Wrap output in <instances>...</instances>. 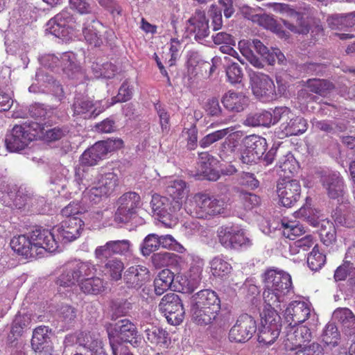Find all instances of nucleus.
<instances>
[{
  "label": "nucleus",
  "mask_w": 355,
  "mask_h": 355,
  "mask_svg": "<svg viewBox=\"0 0 355 355\" xmlns=\"http://www.w3.org/2000/svg\"><path fill=\"white\" fill-rule=\"evenodd\" d=\"M220 310V300L211 289L201 290L191 297L192 318L199 325H208L216 318Z\"/></svg>",
  "instance_id": "obj_1"
},
{
  "label": "nucleus",
  "mask_w": 355,
  "mask_h": 355,
  "mask_svg": "<svg viewBox=\"0 0 355 355\" xmlns=\"http://www.w3.org/2000/svg\"><path fill=\"white\" fill-rule=\"evenodd\" d=\"M225 202L223 200L207 192L193 195L186 205V210L191 216L200 219H210L223 212Z\"/></svg>",
  "instance_id": "obj_2"
},
{
  "label": "nucleus",
  "mask_w": 355,
  "mask_h": 355,
  "mask_svg": "<svg viewBox=\"0 0 355 355\" xmlns=\"http://www.w3.org/2000/svg\"><path fill=\"white\" fill-rule=\"evenodd\" d=\"M293 161L285 160L279 166L283 171L284 178L278 181L277 184V193L279 201L284 207H291L300 199L301 193V186L297 180H290L288 174H293L295 171V166L292 164Z\"/></svg>",
  "instance_id": "obj_3"
},
{
  "label": "nucleus",
  "mask_w": 355,
  "mask_h": 355,
  "mask_svg": "<svg viewBox=\"0 0 355 355\" xmlns=\"http://www.w3.org/2000/svg\"><path fill=\"white\" fill-rule=\"evenodd\" d=\"M274 10L286 15L288 20H282L284 25L291 32L307 35L311 24L315 22V17L309 12H297L285 3H275Z\"/></svg>",
  "instance_id": "obj_4"
},
{
  "label": "nucleus",
  "mask_w": 355,
  "mask_h": 355,
  "mask_svg": "<svg viewBox=\"0 0 355 355\" xmlns=\"http://www.w3.org/2000/svg\"><path fill=\"white\" fill-rule=\"evenodd\" d=\"M41 131L40 124L36 122L15 125L6 138V147L11 152L24 150Z\"/></svg>",
  "instance_id": "obj_5"
},
{
  "label": "nucleus",
  "mask_w": 355,
  "mask_h": 355,
  "mask_svg": "<svg viewBox=\"0 0 355 355\" xmlns=\"http://www.w3.org/2000/svg\"><path fill=\"white\" fill-rule=\"evenodd\" d=\"M279 121H282L279 128L285 137L303 134L308 128L306 120L295 116L287 107L275 108V122Z\"/></svg>",
  "instance_id": "obj_6"
},
{
  "label": "nucleus",
  "mask_w": 355,
  "mask_h": 355,
  "mask_svg": "<svg viewBox=\"0 0 355 355\" xmlns=\"http://www.w3.org/2000/svg\"><path fill=\"white\" fill-rule=\"evenodd\" d=\"M281 329V318L279 314L275 311L265 313L259 327V343L266 345H272L279 337Z\"/></svg>",
  "instance_id": "obj_7"
},
{
  "label": "nucleus",
  "mask_w": 355,
  "mask_h": 355,
  "mask_svg": "<svg viewBox=\"0 0 355 355\" xmlns=\"http://www.w3.org/2000/svg\"><path fill=\"white\" fill-rule=\"evenodd\" d=\"M159 309L172 325L180 324L184 319V309L182 301L174 293H168L162 298Z\"/></svg>",
  "instance_id": "obj_8"
},
{
  "label": "nucleus",
  "mask_w": 355,
  "mask_h": 355,
  "mask_svg": "<svg viewBox=\"0 0 355 355\" xmlns=\"http://www.w3.org/2000/svg\"><path fill=\"white\" fill-rule=\"evenodd\" d=\"M244 148L241 159L243 163H256L266 150L267 143L265 138L257 135H248L242 141Z\"/></svg>",
  "instance_id": "obj_9"
},
{
  "label": "nucleus",
  "mask_w": 355,
  "mask_h": 355,
  "mask_svg": "<svg viewBox=\"0 0 355 355\" xmlns=\"http://www.w3.org/2000/svg\"><path fill=\"white\" fill-rule=\"evenodd\" d=\"M118 203L119 207L114 214V220L119 223H125L137 214V210L141 205V197L136 192H126L119 198Z\"/></svg>",
  "instance_id": "obj_10"
},
{
  "label": "nucleus",
  "mask_w": 355,
  "mask_h": 355,
  "mask_svg": "<svg viewBox=\"0 0 355 355\" xmlns=\"http://www.w3.org/2000/svg\"><path fill=\"white\" fill-rule=\"evenodd\" d=\"M257 329L256 322L250 315H241L234 325L229 331V340L231 342L245 343L249 340Z\"/></svg>",
  "instance_id": "obj_11"
},
{
  "label": "nucleus",
  "mask_w": 355,
  "mask_h": 355,
  "mask_svg": "<svg viewBox=\"0 0 355 355\" xmlns=\"http://www.w3.org/2000/svg\"><path fill=\"white\" fill-rule=\"evenodd\" d=\"M47 25L50 33L60 38H65L71 31L76 30L79 27L73 15L67 10H62L51 19Z\"/></svg>",
  "instance_id": "obj_12"
},
{
  "label": "nucleus",
  "mask_w": 355,
  "mask_h": 355,
  "mask_svg": "<svg viewBox=\"0 0 355 355\" xmlns=\"http://www.w3.org/2000/svg\"><path fill=\"white\" fill-rule=\"evenodd\" d=\"M264 286L278 291L280 293L288 295L293 290L291 275L282 270L268 269L263 276Z\"/></svg>",
  "instance_id": "obj_13"
},
{
  "label": "nucleus",
  "mask_w": 355,
  "mask_h": 355,
  "mask_svg": "<svg viewBox=\"0 0 355 355\" xmlns=\"http://www.w3.org/2000/svg\"><path fill=\"white\" fill-rule=\"evenodd\" d=\"M31 234L38 257L42 255L44 251L53 252L58 250V243L51 230L36 228Z\"/></svg>",
  "instance_id": "obj_14"
},
{
  "label": "nucleus",
  "mask_w": 355,
  "mask_h": 355,
  "mask_svg": "<svg viewBox=\"0 0 355 355\" xmlns=\"http://www.w3.org/2000/svg\"><path fill=\"white\" fill-rule=\"evenodd\" d=\"M150 207L153 213L161 218L171 219L180 210V204L170 198L155 193L152 196Z\"/></svg>",
  "instance_id": "obj_15"
},
{
  "label": "nucleus",
  "mask_w": 355,
  "mask_h": 355,
  "mask_svg": "<svg viewBox=\"0 0 355 355\" xmlns=\"http://www.w3.org/2000/svg\"><path fill=\"white\" fill-rule=\"evenodd\" d=\"M220 243L225 248L237 249L251 244L250 240L245 236L241 230H236L232 227L222 228L218 232Z\"/></svg>",
  "instance_id": "obj_16"
},
{
  "label": "nucleus",
  "mask_w": 355,
  "mask_h": 355,
  "mask_svg": "<svg viewBox=\"0 0 355 355\" xmlns=\"http://www.w3.org/2000/svg\"><path fill=\"white\" fill-rule=\"evenodd\" d=\"M114 331L123 342L129 343L134 347L139 346L141 343L136 325L128 319L119 320L114 324Z\"/></svg>",
  "instance_id": "obj_17"
},
{
  "label": "nucleus",
  "mask_w": 355,
  "mask_h": 355,
  "mask_svg": "<svg viewBox=\"0 0 355 355\" xmlns=\"http://www.w3.org/2000/svg\"><path fill=\"white\" fill-rule=\"evenodd\" d=\"M84 222L79 218H70L63 220L56 228L58 236L64 242L73 241L80 236Z\"/></svg>",
  "instance_id": "obj_18"
},
{
  "label": "nucleus",
  "mask_w": 355,
  "mask_h": 355,
  "mask_svg": "<svg viewBox=\"0 0 355 355\" xmlns=\"http://www.w3.org/2000/svg\"><path fill=\"white\" fill-rule=\"evenodd\" d=\"M310 314V306L306 302L293 301L285 310V319L290 325L295 326L308 320Z\"/></svg>",
  "instance_id": "obj_19"
},
{
  "label": "nucleus",
  "mask_w": 355,
  "mask_h": 355,
  "mask_svg": "<svg viewBox=\"0 0 355 355\" xmlns=\"http://www.w3.org/2000/svg\"><path fill=\"white\" fill-rule=\"evenodd\" d=\"M254 96L261 101L268 103L277 98L275 85L268 75L261 74L259 80L252 87Z\"/></svg>",
  "instance_id": "obj_20"
},
{
  "label": "nucleus",
  "mask_w": 355,
  "mask_h": 355,
  "mask_svg": "<svg viewBox=\"0 0 355 355\" xmlns=\"http://www.w3.org/2000/svg\"><path fill=\"white\" fill-rule=\"evenodd\" d=\"M107 108L105 105H101V101L94 103L87 97H76L72 105L74 114H85L89 117H96Z\"/></svg>",
  "instance_id": "obj_21"
},
{
  "label": "nucleus",
  "mask_w": 355,
  "mask_h": 355,
  "mask_svg": "<svg viewBox=\"0 0 355 355\" xmlns=\"http://www.w3.org/2000/svg\"><path fill=\"white\" fill-rule=\"evenodd\" d=\"M105 27L98 20L92 19L84 23L82 33L86 42L94 47H99L103 44V33Z\"/></svg>",
  "instance_id": "obj_22"
},
{
  "label": "nucleus",
  "mask_w": 355,
  "mask_h": 355,
  "mask_svg": "<svg viewBox=\"0 0 355 355\" xmlns=\"http://www.w3.org/2000/svg\"><path fill=\"white\" fill-rule=\"evenodd\" d=\"M108 152L107 143L104 141H98L83 152L79 162L81 165L93 166L104 159Z\"/></svg>",
  "instance_id": "obj_23"
},
{
  "label": "nucleus",
  "mask_w": 355,
  "mask_h": 355,
  "mask_svg": "<svg viewBox=\"0 0 355 355\" xmlns=\"http://www.w3.org/2000/svg\"><path fill=\"white\" fill-rule=\"evenodd\" d=\"M232 128H227L221 130H216L211 133H209L205 136L200 141V146L202 148H206L211 145L212 144L220 141L225 138L226 139L223 143L224 148H226V145L231 150H233L234 148L237 145V135L235 133L229 134L230 131H232Z\"/></svg>",
  "instance_id": "obj_24"
},
{
  "label": "nucleus",
  "mask_w": 355,
  "mask_h": 355,
  "mask_svg": "<svg viewBox=\"0 0 355 355\" xmlns=\"http://www.w3.org/2000/svg\"><path fill=\"white\" fill-rule=\"evenodd\" d=\"M11 248L19 255L26 259H36L38 257L31 234L29 236L21 234L15 236L10 241Z\"/></svg>",
  "instance_id": "obj_25"
},
{
  "label": "nucleus",
  "mask_w": 355,
  "mask_h": 355,
  "mask_svg": "<svg viewBox=\"0 0 355 355\" xmlns=\"http://www.w3.org/2000/svg\"><path fill=\"white\" fill-rule=\"evenodd\" d=\"M76 343L83 347L91 355L96 354L103 348L99 334L95 331H81L76 334Z\"/></svg>",
  "instance_id": "obj_26"
},
{
  "label": "nucleus",
  "mask_w": 355,
  "mask_h": 355,
  "mask_svg": "<svg viewBox=\"0 0 355 355\" xmlns=\"http://www.w3.org/2000/svg\"><path fill=\"white\" fill-rule=\"evenodd\" d=\"M149 277L148 269L140 265L129 267L124 273V282L129 288L141 287Z\"/></svg>",
  "instance_id": "obj_27"
},
{
  "label": "nucleus",
  "mask_w": 355,
  "mask_h": 355,
  "mask_svg": "<svg viewBox=\"0 0 355 355\" xmlns=\"http://www.w3.org/2000/svg\"><path fill=\"white\" fill-rule=\"evenodd\" d=\"M189 29L193 33L196 40H201L208 36L209 23L204 11L196 10L189 19Z\"/></svg>",
  "instance_id": "obj_28"
},
{
  "label": "nucleus",
  "mask_w": 355,
  "mask_h": 355,
  "mask_svg": "<svg viewBox=\"0 0 355 355\" xmlns=\"http://www.w3.org/2000/svg\"><path fill=\"white\" fill-rule=\"evenodd\" d=\"M174 273L168 269H164L159 272L153 282L155 294L161 295L169 289L184 292L183 288H178L174 284Z\"/></svg>",
  "instance_id": "obj_29"
},
{
  "label": "nucleus",
  "mask_w": 355,
  "mask_h": 355,
  "mask_svg": "<svg viewBox=\"0 0 355 355\" xmlns=\"http://www.w3.org/2000/svg\"><path fill=\"white\" fill-rule=\"evenodd\" d=\"M221 102L227 110L239 112L247 106L248 99L242 92L229 90L223 96Z\"/></svg>",
  "instance_id": "obj_30"
},
{
  "label": "nucleus",
  "mask_w": 355,
  "mask_h": 355,
  "mask_svg": "<svg viewBox=\"0 0 355 355\" xmlns=\"http://www.w3.org/2000/svg\"><path fill=\"white\" fill-rule=\"evenodd\" d=\"M146 340L159 349H166L171 343L168 333L162 328L153 326L145 330Z\"/></svg>",
  "instance_id": "obj_31"
},
{
  "label": "nucleus",
  "mask_w": 355,
  "mask_h": 355,
  "mask_svg": "<svg viewBox=\"0 0 355 355\" xmlns=\"http://www.w3.org/2000/svg\"><path fill=\"white\" fill-rule=\"evenodd\" d=\"M189 190L185 181L177 179L168 182L166 187V193L171 198L172 202H178L182 207L183 200L188 195Z\"/></svg>",
  "instance_id": "obj_32"
},
{
  "label": "nucleus",
  "mask_w": 355,
  "mask_h": 355,
  "mask_svg": "<svg viewBox=\"0 0 355 355\" xmlns=\"http://www.w3.org/2000/svg\"><path fill=\"white\" fill-rule=\"evenodd\" d=\"M286 295L280 293L278 291L265 286L263 292V299L266 306L268 308L263 311V314L265 313H268L270 311H275L278 313V310H282V304L286 300Z\"/></svg>",
  "instance_id": "obj_33"
},
{
  "label": "nucleus",
  "mask_w": 355,
  "mask_h": 355,
  "mask_svg": "<svg viewBox=\"0 0 355 355\" xmlns=\"http://www.w3.org/2000/svg\"><path fill=\"white\" fill-rule=\"evenodd\" d=\"M59 70H61L69 78H76L82 73L81 68L76 62L75 55L71 52H64L60 56Z\"/></svg>",
  "instance_id": "obj_34"
},
{
  "label": "nucleus",
  "mask_w": 355,
  "mask_h": 355,
  "mask_svg": "<svg viewBox=\"0 0 355 355\" xmlns=\"http://www.w3.org/2000/svg\"><path fill=\"white\" fill-rule=\"evenodd\" d=\"M311 332L306 326H300L293 332L287 334V341L291 345V349H295L308 343L311 340Z\"/></svg>",
  "instance_id": "obj_35"
},
{
  "label": "nucleus",
  "mask_w": 355,
  "mask_h": 355,
  "mask_svg": "<svg viewBox=\"0 0 355 355\" xmlns=\"http://www.w3.org/2000/svg\"><path fill=\"white\" fill-rule=\"evenodd\" d=\"M277 123L275 122V110L272 114L268 111H262L254 114H249L245 121V124L249 126H270Z\"/></svg>",
  "instance_id": "obj_36"
},
{
  "label": "nucleus",
  "mask_w": 355,
  "mask_h": 355,
  "mask_svg": "<svg viewBox=\"0 0 355 355\" xmlns=\"http://www.w3.org/2000/svg\"><path fill=\"white\" fill-rule=\"evenodd\" d=\"M198 167L203 175L209 180H217L220 175L212 168L211 163L214 162V157L207 152L199 153Z\"/></svg>",
  "instance_id": "obj_37"
},
{
  "label": "nucleus",
  "mask_w": 355,
  "mask_h": 355,
  "mask_svg": "<svg viewBox=\"0 0 355 355\" xmlns=\"http://www.w3.org/2000/svg\"><path fill=\"white\" fill-rule=\"evenodd\" d=\"M97 181L96 184L101 188L104 193H106L107 197L110 196L118 186V176L114 173H107L105 174L98 173L96 175Z\"/></svg>",
  "instance_id": "obj_38"
},
{
  "label": "nucleus",
  "mask_w": 355,
  "mask_h": 355,
  "mask_svg": "<svg viewBox=\"0 0 355 355\" xmlns=\"http://www.w3.org/2000/svg\"><path fill=\"white\" fill-rule=\"evenodd\" d=\"M186 259L189 267L188 276L194 282H199L205 264L204 260L194 254H187Z\"/></svg>",
  "instance_id": "obj_39"
},
{
  "label": "nucleus",
  "mask_w": 355,
  "mask_h": 355,
  "mask_svg": "<svg viewBox=\"0 0 355 355\" xmlns=\"http://www.w3.org/2000/svg\"><path fill=\"white\" fill-rule=\"evenodd\" d=\"M323 185L327 190L329 198L336 199L343 195L344 184L343 180L338 175L325 177L323 180Z\"/></svg>",
  "instance_id": "obj_40"
},
{
  "label": "nucleus",
  "mask_w": 355,
  "mask_h": 355,
  "mask_svg": "<svg viewBox=\"0 0 355 355\" xmlns=\"http://www.w3.org/2000/svg\"><path fill=\"white\" fill-rule=\"evenodd\" d=\"M71 263L79 284L83 282L85 279L96 274V268L91 263L81 261H72Z\"/></svg>",
  "instance_id": "obj_41"
},
{
  "label": "nucleus",
  "mask_w": 355,
  "mask_h": 355,
  "mask_svg": "<svg viewBox=\"0 0 355 355\" xmlns=\"http://www.w3.org/2000/svg\"><path fill=\"white\" fill-rule=\"evenodd\" d=\"M334 316L343 327L355 334V315L348 308H338L334 312Z\"/></svg>",
  "instance_id": "obj_42"
},
{
  "label": "nucleus",
  "mask_w": 355,
  "mask_h": 355,
  "mask_svg": "<svg viewBox=\"0 0 355 355\" xmlns=\"http://www.w3.org/2000/svg\"><path fill=\"white\" fill-rule=\"evenodd\" d=\"M327 24L331 30H343L345 28L352 27L355 24V15H334L327 18Z\"/></svg>",
  "instance_id": "obj_43"
},
{
  "label": "nucleus",
  "mask_w": 355,
  "mask_h": 355,
  "mask_svg": "<svg viewBox=\"0 0 355 355\" xmlns=\"http://www.w3.org/2000/svg\"><path fill=\"white\" fill-rule=\"evenodd\" d=\"M97 174L98 172L94 169H90L88 166L81 165L80 163L79 166L76 168L75 180L79 185L90 187L92 184H96V181H94L92 178H96Z\"/></svg>",
  "instance_id": "obj_44"
},
{
  "label": "nucleus",
  "mask_w": 355,
  "mask_h": 355,
  "mask_svg": "<svg viewBox=\"0 0 355 355\" xmlns=\"http://www.w3.org/2000/svg\"><path fill=\"white\" fill-rule=\"evenodd\" d=\"M123 270V263L119 259L114 258L105 263L103 266V272L110 280L118 281L121 279Z\"/></svg>",
  "instance_id": "obj_45"
},
{
  "label": "nucleus",
  "mask_w": 355,
  "mask_h": 355,
  "mask_svg": "<svg viewBox=\"0 0 355 355\" xmlns=\"http://www.w3.org/2000/svg\"><path fill=\"white\" fill-rule=\"evenodd\" d=\"M31 323V315L18 313L11 324L10 334L15 338L20 337L29 328Z\"/></svg>",
  "instance_id": "obj_46"
},
{
  "label": "nucleus",
  "mask_w": 355,
  "mask_h": 355,
  "mask_svg": "<svg viewBox=\"0 0 355 355\" xmlns=\"http://www.w3.org/2000/svg\"><path fill=\"white\" fill-rule=\"evenodd\" d=\"M309 91L322 96H326L334 89L332 83L324 79L312 78L306 81Z\"/></svg>",
  "instance_id": "obj_47"
},
{
  "label": "nucleus",
  "mask_w": 355,
  "mask_h": 355,
  "mask_svg": "<svg viewBox=\"0 0 355 355\" xmlns=\"http://www.w3.org/2000/svg\"><path fill=\"white\" fill-rule=\"evenodd\" d=\"M315 242L316 239L311 234L306 235L291 243L289 245V252L292 255H296L300 253L304 254L316 244Z\"/></svg>",
  "instance_id": "obj_48"
},
{
  "label": "nucleus",
  "mask_w": 355,
  "mask_h": 355,
  "mask_svg": "<svg viewBox=\"0 0 355 355\" xmlns=\"http://www.w3.org/2000/svg\"><path fill=\"white\" fill-rule=\"evenodd\" d=\"M107 197L106 193L95 184L91 188H85L83 192L81 200L83 205H92L99 203L103 198Z\"/></svg>",
  "instance_id": "obj_49"
},
{
  "label": "nucleus",
  "mask_w": 355,
  "mask_h": 355,
  "mask_svg": "<svg viewBox=\"0 0 355 355\" xmlns=\"http://www.w3.org/2000/svg\"><path fill=\"white\" fill-rule=\"evenodd\" d=\"M322 341L327 346L334 347L337 346L340 340V332L334 323L329 322L322 334Z\"/></svg>",
  "instance_id": "obj_50"
},
{
  "label": "nucleus",
  "mask_w": 355,
  "mask_h": 355,
  "mask_svg": "<svg viewBox=\"0 0 355 355\" xmlns=\"http://www.w3.org/2000/svg\"><path fill=\"white\" fill-rule=\"evenodd\" d=\"M210 270L214 277H223L230 273L232 266L223 258L217 256L209 262Z\"/></svg>",
  "instance_id": "obj_51"
},
{
  "label": "nucleus",
  "mask_w": 355,
  "mask_h": 355,
  "mask_svg": "<svg viewBox=\"0 0 355 355\" xmlns=\"http://www.w3.org/2000/svg\"><path fill=\"white\" fill-rule=\"evenodd\" d=\"M104 287L103 280L95 275L80 284L81 291L87 294H98L104 290Z\"/></svg>",
  "instance_id": "obj_52"
},
{
  "label": "nucleus",
  "mask_w": 355,
  "mask_h": 355,
  "mask_svg": "<svg viewBox=\"0 0 355 355\" xmlns=\"http://www.w3.org/2000/svg\"><path fill=\"white\" fill-rule=\"evenodd\" d=\"M326 255L319 251L318 244H315L307 257V264L313 271L320 270L326 263Z\"/></svg>",
  "instance_id": "obj_53"
},
{
  "label": "nucleus",
  "mask_w": 355,
  "mask_h": 355,
  "mask_svg": "<svg viewBox=\"0 0 355 355\" xmlns=\"http://www.w3.org/2000/svg\"><path fill=\"white\" fill-rule=\"evenodd\" d=\"M49 328L44 325L39 326L34 329L31 338V346L35 352H37L43 347L42 345L49 338Z\"/></svg>",
  "instance_id": "obj_54"
},
{
  "label": "nucleus",
  "mask_w": 355,
  "mask_h": 355,
  "mask_svg": "<svg viewBox=\"0 0 355 355\" xmlns=\"http://www.w3.org/2000/svg\"><path fill=\"white\" fill-rule=\"evenodd\" d=\"M282 234L286 238L295 240L305 233L304 227L296 221L282 220Z\"/></svg>",
  "instance_id": "obj_55"
},
{
  "label": "nucleus",
  "mask_w": 355,
  "mask_h": 355,
  "mask_svg": "<svg viewBox=\"0 0 355 355\" xmlns=\"http://www.w3.org/2000/svg\"><path fill=\"white\" fill-rule=\"evenodd\" d=\"M71 263H67L57 279V284L61 286H71L78 283Z\"/></svg>",
  "instance_id": "obj_56"
},
{
  "label": "nucleus",
  "mask_w": 355,
  "mask_h": 355,
  "mask_svg": "<svg viewBox=\"0 0 355 355\" xmlns=\"http://www.w3.org/2000/svg\"><path fill=\"white\" fill-rule=\"evenodd\" d=\"M132 87L128 80H125L119 89L118 94L112 98V102L105 105L107 107L119 102H126L132 98Z\"/></svg>",
  "instance_id": "obj_57"
},
{
  "label": "nucleus",
  "mask_w": 355,
  "mask_h": 355,
  "mask_svg": "<svg viewBox=\"0 0 355 355\" xmlns=\"http://www.w3.org/2000/svg\"><path fill=\"white\" fill-rule=\"evenodd\" d=\"M239 200L243 205L245 209L251 210L253 208L258 207L261 203L259 196L254 193L241 191L239 195Z\"/></svg>",
  "instance_id": "obj_58"
},
{
  "label": "nucleus",
  "mask_w": 355,
  "mask_h": 355,
  "mask_svg": "<svg viewBox=\"0 0 355 355\" xmlns=\"http://www.w3.org/2000/svg\"><path fill=\"white\" fill-rule=\"evenodd\" d=\"M83 202H71L61 210V214L67 218H76L75 216L87 211V208L82 205Z\"/></svg>",
  "instance_id": "obj_59"
},
{
  "label": "nucleus",
  "mask_w": 355,
  "mask_h": 355,
  "mask_svg": "<svg viewBox=\"0 0 355 355\" xmlns=\"http://www.w3.org/2000/svg\"><path fill=\"white\" fill-rule=\"evenodd\" d=\"M159 246V236L155 234H149L144 240L141 247L142 254L148 256L157 250Z\"/></svg>",
  "instance_id": "obj_60"
},
{
  "label": "nucleus",
  "mask_w": 355,
  "mask_h": 355,
  "mask_svg": "<svg viewBox=\"0 0 355 355\" xmlns=\"http://www.w3.org/2000/svg\"><path fill=\"white\" fill-rule=\"evenodd\" d=\"M155 109L159 119V123L163 132H168L170 129V115L164 106L157 103Z\"/></svg>",
  "instance_id": "obj_61"
},
{
  "label": "nucleus",
  "mask_w": 355,
  "mask_h": 355,
  "mask_svg": "<svg viewBox=\"0 0 355 355\" xmlns=\"http://www.w3.org/2000/svg\"><path fill=\"white\" fill-rule=\"evenodd\" d=\"M226 75L228 81L231 84H236L241 82L243 78V72L241 68L237 63L233 62L226 69Z\"/></svg>",
  "instance_id": "obj_62"
},
{
  "label": "nucleus",
  "mask_w": 355,
  "mask_h": 355,
  "mask_svg": "<svg viewBox=\"0 0 355 355\" xmlns=\"http://www.w3.org/2000/svg\"><path fill=\"white\" fill-rule=\"evenodd\" d=\"M114 254L127 255L130 252L131 243L129 240L110 241Z\"/></svg>",
  "instance_id": "obj_63"
},
{
  "label": "nucleus",
  "mask_w": 355,
  "mask_h": 355,
  "mask_svg": "<svg viewBox=\"0 0 355 355\" xmlns=\"http://www.w3.org/2000/svg\"><path fill=\"white\" fill-rule=\"evenodd\" d=\"M159 245L164 248L176 250L182 253L185 248L180 244L171 235L166 234L159 236Z\"/></svg>",
  "instance_id": "obj_64"
}]
</instances>
